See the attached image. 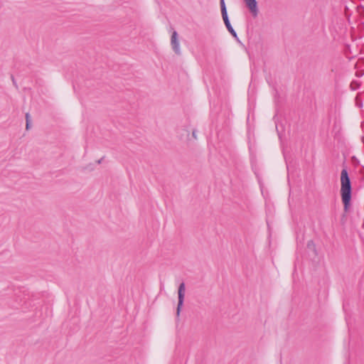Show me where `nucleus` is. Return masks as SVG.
I'll use <instances>...</instances> for the list:
<instances>
[{
    "mask_svg": "<svg viewBox=\"0 0 364 364\" xmlns=\"http://www.w3.org/2000/svg\"><path fill=\"white\" fill-rule=\"evenodd\" d=\"M341 195L342 202L343 203L344 210L347 211L350 205L351 200V182L349 178L348 171L346 168H343L341 173Z\"/></svg>",
    "mask_w": 364,
    "mask_h": 364,
    "instance_id": "nucleus-1",
    "label": "nucleus"
},
{
    "mask_svg": "<svg viewBox=\"0 0 364 364\" xmlns=\"http://www.w3.org/2000/svg\"><path fill=\"white\" fill-rule=\"evenodd\" d=\"M185 291H186L185 284L183 282H182L179 285L178 291V306H177V311H176V314L178 316L180 314L181 308L183 304L184 296H185Z\"/></svg>",
    "mask_w": 364,
    "mask_h": 364,
    "instance_id": "nucleus-2",
    "label": "nucleus"
},
{
    "mask_svg": "<svg viewBox=\"0 0 364 364\" xmlns=\"http://www.w3.org/2000/svg\"><path fill=\"white\" fill-rule=\"evenodd\" d=\"M171 45L172 47V49L175 52L176 54L180 55L181 54V48H180V44L178 39V33L176 31H173L171 35Z\"/></svg>",
    "mask_w": 364,
    "mask_h": 364,
    "instance_id": "nucleus-3",
    "label": "nucleus"
},
{
    "mask_svg": "<svg viewBox=\"0 0 364 364\" xmlns=\"http://www.w3.org/2000/svg\"><path fill=\"white\" fill-rule=\"evenodd\" d=\"M247 7L249 9L253 16L258 14L257 2L256 0H244Z\"/></svg>",
    "mask_w": 364,
    "mask_h": 364,
    "instance_id": "nucleus-4",
    "label": "nucleus"
},
{
    "mask_svg": "<svg viewBox=\"0 0 364 364\" xmlns=\"http://www.w3.org/2000/svg\"><path fill=\"white\" fill-rule=\"evenodd\" d=\"M223 19L224 21L225 25L227 29L228 30V31L233 36L234 38L237 39V35L235 31L233 29V28L230 22L228 16L224 17V18H223Z\"/></svg>",
    "mask_w": 364,
    "mask_h": 364,
    "instance_id": "nucleus-5",
    "label": "nucleus"
},
{
    "mask_svg": "<svg viewBox=\"0 0 364 364\" xmlns=\"http://www.w3.org/2000/svg\"><path fill=\"white\" fill-rule=\"evenodd\" d=\"M220 3L221 14H222L223 18L228 16L226 6H225V1L224 0H220Z\"/></svg>",
    "mask_w": 364,
    "mask_h": 364,
    "instance_id": "nucleus-6",
    "label": "nucleus"
},
{
    "mask_svg": "<svg viewBox=\"0 0 364 364\" xmlns=\"http://www.w3.org/2000/svg\"><path fill=\"white\" fill-rule=\"evenodd\" d=\"M358 86H359L358 83L355 81L350 84V87H351L352 90H356L358 87Z\"/></svg>",
    "mask_w": 364,
    "mask_h": 364,
    "instance_id": "nucleus-7",
    "label": "nucleus"
},
{
    "mask_svg": "<svg viewBox=\"0 0 364 364\" xmlns=\"http://www.w3.org/2000/svg\"><path fill=\"white\" fill-rule=\"evenodd\" d=\"M26 129H28L29 128V114L27 113L26 114Z\"/></svg>",
    "mask_w": 364,
    "mask_h": 364,
    "instance_id": "nucleus-8",
    "label": "nucleus"
},
{
    "mask_svg": "<svg viewBox=\"0 0 364 364\" xmlns=\"http://www.w3.org/2000/svg\"><path fill=\"white\" fill-rule=\"evenodd\" d=\"M192 134H193V136L195 139H196V132H195V131H193V132Z\"/></svg>",
    "mask_w": 364,
    "mask_h": 364,
    "instance_id": "nucleus-9",
    "label": "nucleus"
},
{
    "mask_svg": "<svg viewBox=\"0 0 364 364\" xmlns=\"http://www.w3.org/2000/svg\"><path fill=\"white\" fill-rule=\"evenodd\" d=\"M102 159H101L100 160H99V161H97V163H98V164H100V163H101V161H102Z\"/></svg>",
    "mask_w": 364,
    "mask_h": 364,
    "instance_id": "nucleus-10",
    "label": "nucleus"
},
{
    "mask_svg": "<svg viewBox=\"0 0 364 364\" xmlns=\"http://www.w3.org/2000/svg\"><path fill=\"white\" fill-rule=\"evenodd\" d=\"M12 81H13V82L15 84V81H14V77H12Z\"/></svg>",
    "mask_w": 364,
    "mask_h": 364,
    "instance_id": "nucleus-11",
    "label": "nucleus"
}]
</instances>
